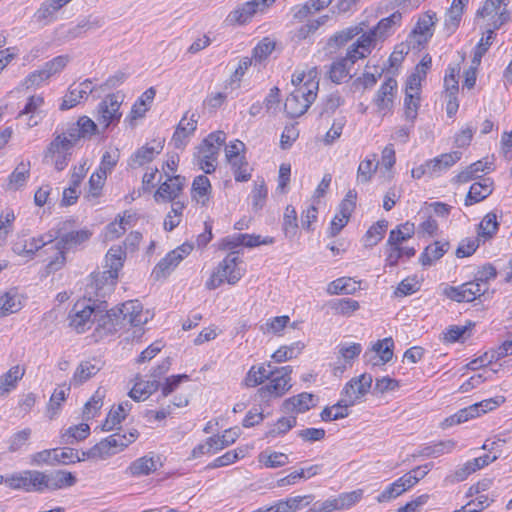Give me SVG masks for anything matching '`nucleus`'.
Returning <instances> with one entry per match:
<instances>
[{
  "mask_svg": "<svg viewBox=\"0 0 512 512\" xmlns=\"http://www.w3.org/2000/svg\"><path fill=\"white\" fill-rule=\"evenodd\" d=\"M476 19L488 28L499 29L510 20L506 0H485L476 11Z\"/></svg>",
  "mask_w": 512,
  "mask_h": 512,
  "instance_id": "14",
  "label": "nucleus"
},
{
  "mask_svg": "<svg viewBox=\"0 0 512 512\" xmlns=\"http://www.w3.org/2000/svg\"><path fill=\"white\" fill-rule=\"evenodd\" d=\"M108 175L95 169L88 180V187L85 198L87 200H96L102 196Z\"/></svg>",
  "mask_w": 512,
  "mask_h": 512,
  "instance_id": "56",
  "label": "nucleus"
},
{
  "mask_svg": "<svg viewBox=\"0 0 512 512\" xmlns=\"http://www.w3.org/2000/svg\"><path fill=\"white\" fill-rule=\"evenodd\" d=\"M158 465H161L159 456L145 455L133 461L128 467V472L132 476L149 475L157 470Z\"/></svg>",
  "mask_w": 512,
  "mask_h": 512,
  "instance_id": "42",
  "label": "nucleus"
},
{
  "mask_svg": "<svg viewBox=\"0 0 512 512\" xmlns=\"http://www.w3.org/2000/svg\"><path fill=\"white\" fill-rule=\"evenodd\" d=\"M137 221L136 214L125 211L122 215H118L104 229L103 239L106 242L114 241L125 234L127 228H131Z\"/></svg>",
  "mask_w": 512,
  "mask_h": 512,
  "instance_id": "30",
  "label": "nucleus"
},
{
  "mask_svg": "<svg viewBox=\"0 0 512 512\" xmlns=\"http://www.w3.org/2000/svg\"><path fill=\"white\" fill-rule=\"evenodd\" d=\"M44 97L41 94H34L28 97L24 107L19 111L17 117L29 116L28 125L33 127L38 124L35 119L44 105Z\"/></svg>",
  "mask_w": 512,
  "mask_h": 512,
  "instance_id": "50",
  "label": "nucleus"
},
{
  "mask_svg": "<svg viewBox=\"0 0 512 512\" xmlns=\"http://www.w3.org/2000/svg\"><path fill=\"white\" fill-rule=\"evenodd\" d=\"M186 184V178L182 175H168L166 179L159 184L154 192L153 198L156 203H174L183 193Z\"/></svg>",
  "mask_w": 512,
  "mask_h": 512,
  "instance_id": "22",
  "label": "nucleus"
},
{
  "mask_svg": "<svg viewBox=\"0 0 512 512\" xmlns=\"http://www.w3.org/2000/svg\"><path fill=\"white\" fill-rule=\"evenodd\" d=\"M403 15L400 11H394L389 16L381 18L374 26L368 27V22L361 21L332 34L327 44L330 48L341 49L355 37V40L364 48L369 55L381 47L402 25Z\"/></svg>",
  "mask_w": 512,
  "mask_h": 512,
  "instance_id": "1",
  "label": "nucleus"
},
{
  "mask_svg": "<svg viewBox=\"0 0 512 512\" xmlns=\"http://www.w3.org/2000/svg\"><path fill=\"white\" fill-rule=\"evenodd\" d=\"M370 55L354 40L346 49L345 56L335 59L328 71L332 82L340 84L351 77V70L358 61L365 60Z\"/></svg>",
  "mask_w": 512,
  "mask_h": 512,
  "instance_id": "8",
  "label": "nucleus"
},
{
  "mask_svg": "<svg viewBox=\"0 0 512 512\" xmlns=\"http://www.w3.org/2000/svg\"><path fill=\"white\" fill-rule=\"evenodd\" d=\"M360 284V281L351 277H340L328 284L327 292L330 295L354 294L360 289Z\"/></svg>",
  "mask_w": 512,
  "mask_h": 512,
  "instance_id": "51",
  "label": "nucleus"
},
{
  "mask_svg": "<svg viewBox=\"0 0 512 512\" xmlns=\"http://www.w3.org/2000/svg\"><path fill=\"white\" fill-rule=\"evenodd\" d=\"M75 454L70 447L45 449L31 455V464L36 466L68 465L72 464Z\"/></svg>",
  "mask_w": 512,
  "mask_h": 512,
  "instance_id": "21",
  "label": "nucleus"
},
{
  "mask_svg": "<svg viewBox=\"0 0 512 512\" xmlns=\"http://www.w3.org/2000/svg\"><path fill=\"white\" fill-rule=\"evenodd\" d=\"M94 89L95 86L91 79H85L79 83L71 84L67 93L63 97L60 109L69 110L74 108L81 102L85 101Z\"/></svg>",
  "mask_w": 512,
  "mask_h": 512,
  "instance_id": "24",
  "label": "nucleus"
},
{
  "mask_svg": "<svg viewBox=\"0 0 512 512\" xmlns=\"http://www.w3.org/2000/svg\"><path fill=\"white\" fill-rule=\"evenodd\" d=\"M334 0H308L292 7L293 19L301 21L312 13L327 8Z\"/></svg>",
  "mask_w": 512,
  "mask_h": 512,
  "instance_id": "49",
  "label": "nucleus"
},
{
  "mask_svg": "<svg viewBox=\"0 0 512 512\" xmlns=\"http://www.w3.org/2000/svg\"><path fill=\"white\" fill-rule=\"evenodd\" d=\"M120 313L123 316V320H126L132 326L138 327L134 333L138 336L143 335L142 325H144L148 318L143 312V306L138 300H129L122 304Z\"/></svg>",
  "mask_w": 512,
  "mask_h": 512,
  "instance_id": "32",
  "label": "nucleus"
},
{
  "mask_svg": "<svg viewBox=\"0 0 512 512\" xmlns=\"http://www.w3.org/2000/svg\"><path fill=\"white\" fill-rule=\"evenodd\" d=\"M25 374V368L20 365L11 367L0 376V397L8 395L17 387V383Z\"/></svg>",
  "mask_w": 512,
  "mask_h": 512,
  "instance_id": "46",
  "label": "nucleus"
},
{
  "mask_svg": "<svg viewBox=\"0 0 512 512\" xmlns=\"http://www.w3.org/2000/svg\"><path fill=\"white\" fill-rule=\"evenodd\" d=\"M124 95L117 91L107 94L96 107V119L103 129L117 126L122 118Z\"/></svg>",
  "mask_w": 512,
  "mask_h": 512,
  "instance_id": "11",
  "label": "nucleus"
},
{
  "mask_svg": "<svg viewBox=\"0 0 512 512\" xmlns=\"http://www.w3.org/2000/svg\"><path fill=\"white\" fill-rule=\"evenodd\" d=\"M373 377L371 374L363 373L348 381L342 392L341 399L337 402L338 407H351L359 402L371 390Z\"/></svg>",
  "mask_w": 512,
  "mask_h": 512,
  "instance_id": "15",
  "label": "nucleus"
},
{
  "mask_svg": "<svg viewBox=\"0 0 512 512\" xmlns=\"http://www.w3.org/2000/svg\"><path fill=\"white\" fill-rule=\"evenodd\" d=\"M76 224L74 218H68L62 223L64 232L58 236L56 249H63L67 253L83 249L93 236V231L88 227L73 229Z\"/></svg>",
  "mask_w": 512,
  "mask_h": 512,
  "instance_id": "9",
  "label": "nucleus"
},
{
  "mask_svg": "<svg viewBox=\"0 0 512 512\" xmlns=\"http://www.w3.org/2000/svg\"><path fill=\"white\" fill-rule=\"evenodd\" d=\"M198 116L187 111L183 114L172 135L171 141L178 149H183L197 129Z\"/></svg>",
  "mask_w": 512,
  "mask_h": 512,
  "instance_id": "23",
  "label": "nucleus"
},
{
  "mask_svg": "<svg viewBox=\"0 0 512 512\" xmlns=\"http://www.w3.org/2000/svg\"><path fill=\"white\" fill-rule=\"evenodd\" d=\"M275 373H278V369L273 368L270 364L267 366H252L245 377L244 383L247 387H255L263 383L265 379H269L270 376H273Z\"/></svg>",
  "mask_w": 512,
  "mask_h": 512,
  "instance_id": "55",
  "label": "nucleus"
},
{
  "mask_svg": "<svg viewBox=\"0 0 512 512\" xmlns=\"http://www.w3.org/2000/svg\"><path fill=\"white\" fill-rule=\"evenodd\" d=\"M191 201L201 208H206L212 203L213 188L209 178L205 174L194 177L190 188Z\"/></svg>",
  "mask_w": 512,
  "mask_h": 512,
  "instance_id": "28",
  "label": "nucleus"
},
{
  "mask_svg": "<svg viewBox=\"0 0 512 512\" xmlns=\"http://www.w3.org/2000/svg\"><path fill=\"white\" fill-rule=\"evenodd\" d=\"M316 405L315 396L308 392H302L292 396L283 402L284 411L287 413H305Z\"/></svg>",
  "mask_w": 512,
  "mask_h": 512,
  "instance_id": "40",
  "label": "nucleus"
},
{
  "mask_svg": "<svg viewBox=\"0 0 512 512\" xmlns=\"http://www.w3.org/2000/svg\"><path fill=\"white\" fill-rule=\"evenodd\" d=\"M226 139L224 131L216 130L210 132L196 147L193 160L205 174H213L216 171L220 148Z\"/></svg>",
  "mask_w": 512,
  "mask_h": 512,
  "instance_id": "5",
  "label": "nucleus"
},
{
  "mask_svg": "<svg viewBox=\"0 0 512 512\" xmlns=\"http://www.w3.org/2000/svg\"><path fill=\"white\" fill-rule=\"evenodd\" d=\"M246 268L237 252L228 253L211 271L205 281L207 290H215L223 284L236 285L245 275Z\"/></svg>",
  "mask_w": 512,
  "mask_h": 512,
  "instance_id": "4",
  "label": "nucleus"
},
{
  "mask_svg": "<svg viewBox=\"0 0 512 512\" xmlns=\"http://www.w3.org/2000/svg\"><path fill=\"white\" fill-rule=\"evenodd\" d=\"M5 483L12 489H22L26 492L43 491V472L38 470H25L14 473L5 479Z\"/></svg>",
  "mask_w": 512,
  "mask_h": 512,
  "instance_id": "20",
  "label": "nucleus"
},
{
  "mask_svg": "<svg viewBox=\"0 0 512 512\" xmlns=\"http://www.w3.org/2000/svg\"><path fill=\"white\" fill-rule=\"evenodd\" d=\"M486 289L487 287H483L480 282L472 280L458 286L446 285L443 288V295L458 303L472 302L480 298Z\"/></svg>",
  "mask_w": 512,
  "mask_h": 512,
  "instance_id": "19",
  "label": "nucleus"
},
{
  "mask_svg": "<svg viewBox=\"0 0 512 512\" xmlns=\"http://www.w3.org/2000/svg\"><path fill=\"white\" fill-rule=\"evenodd\" d=\"M246 153L247 147L245 143L239 139L231 140L224 149L225 160L228 164L246 159Z\"/></svg>",
  "mask_w": 512,
  "mask_h": 512,
  "instance_id": "64",
  "label": "nucleus"
},
{
  "mask_svg": "<svg viewBox=\"0 0 512 512\" xmlns=\"http://www.w3.org/2000/svg\"><path fill=\"white\" fill-rule=\"evenodd\" d=\"M416 255L414 247H385V267H395L402 258L410 259Z\"/></svg>",
  "mask_w": 512,
  "mask_h": 512,
  "instance_id": "57",
  "label": "nucleus"
},
{
  "mask_svg": "<svg viewBox=\"0 0 512 512\" xmlns=\"http://www.w3.org/2000/svg\"><path fill=\"white\" fill-rule=\"evenodd\" d=\"M22 307V299L16 289H11L0 295V317L17 313Z\"/></svg>",
  "mask_w": 512,
  "mask_h": 512,
  "instance_id": "48",
  "label": "nucleus"
},
{
  "mask_svg": "<svg viewBox=\"0 0 512 512\" xmlns=\"http://www.w3.org/2000/svg\"><path fill=\"white\" fill-rule=\"evenodd\" d=\"M132 404L129 401L120 403L116 410L110 411L106 420L102 425L103 431H111L116 425L120 424L125 418L127 413L131 410Z\"/></svg>",
  "mask_w": 512,
  "mask_h": 512,
  "instance_id": "58",
  "label": "nucleus"
},
{
  "mask_svg": "<svg viewBox=\"0 0 512 512\" xmlns=\"http://www.w3.org/2000/svg\"><path fill=\"white\" fill-rule=\"evenodd\" d=\"M75 145L76 143L70 140L64 131H56L43 151V162L57 172L64 171L72 159Z\"/></svg>",
  "mask_w": 512,
  "mask_h": 512,
  "instance_id": "6",
  "label": "nucleus"
},
{
  "mask_svg": "<svg viewBox=\"0 0 512 512\" xmlns=\"http://www.w3.org/2000/svg\"><path fill=\"white\" fill-rule=\"evenodd\" d=\"M414 25L408 34V42L413 49L422 50L434 36L439 18L436 11L427 9L418 13Z\"/></svg>",
  "mask_w": 512,
  "mask_h": 512,
  "instance_id": "7",
  "label": "nucleus"
},
{
  "mask_svg": "<svg viewBox=\"0 0 512 512\" xmlns=\"http://www.w3.org/2000/svg\"><path fill=\"white\" fill-rule=\"evenodd\" d=\"M500 228L499 216L494 211L487 212L476 226V236L482 244L493 240Z\"/></svg>",
  "mask_w": 512,
  "mask_h": 512,
  "instance_id": "34",
  "label": "nucleus"
},
{
  "mask_svg": "<svg viewBox=\"0 0 512 512\" xmlns=\"http://www.w3.org/2000/svg\"><path fill=\"white\" fill-rule=\"evenodd\" d=\"M127 258L126 243L111 246L104 257V271L90 275L87 291L96 298L114 290Z\"/></svg>",
  "mask_w": 512,
  "mask_h": 512,
  "instance_id": "2",
  "label": "nucleus"
},
{
  "mask_svg": "<svg viewBox=\"0 0 512 512\" xmlns=\"http://www.w3.org/2000/svg\"><path fill=\"white\" fill-rule=\"evenodd\" d=\"M31 161L29 159L20 160L11 173L7 176L3 189L5 192H17L24 189L31 176Z\"/></svg>",
  "mask_w": 512,
  "mask_h": 512,
  "instance_id": "26",
  "label": "nucleus"
},
{
  "mask_svg": "<svg viewBox=\"0 0 512 512\" xmlns=\"http://www.w3.org/2000/svg\"><path fill=\"white\" fill-rule=\"evenodd\" d=\"M423 281L424 279L422 276H418L416 274L409 275L398 283L393 294L397 298H403L415 294L421 289Z\"/></svg>",
  "mask_w": 512,
  "mask_h": 512,
  "instance_id": "52",
  "label": "nucleus"
},
{
  "mask_svg": "<svg viewBox=\"0 0 512 512\" xmlns=\"http://www.w3.org/2000/svg\"><path fill=\"white\" fill-rule=\"evenodd\" d=\"M477 416V406L476 405H470L468 407H465L463 409H460L455 414L445 418L442 423L441 427L443 429L452 427L454 425H458L461 423H464L470 419H473Z\"/></svg>",
  "mask_w": 512,
  "mask_h": 512,
  "instance_id": "62",
  "label": "nucleus"
},
{
  "mask_svg": "<svg viewBox=\"0 0 512 512\" xmlns=\"http://www.w3.org/2000/svg\"><path fill=\"white\" fill-rule=\"evenodd\" d=\"M494 170V161L492 157L486 156L479 159L464 169L459 171L453 178L456 184H465L472 180L481 179L482 174H487Z\"/></svg>",
  "mask_w": 512,
  "mask_h": 512,
  "instance_id": "25",
  "label": "nucleus"
},
{
  "mask_svg": "<svg viewBox=\"0 0 512 512\" xmlns=\"http://www.w3.org/2000/svg\"><path fill=\"white\" fill-rule=\"evenodd\" d=\"M69 58L66 55H59L46 62L41 69L35 70L28 74L23 85L26 88L38 87L49 78L59 74L68 64Z\"/></svg>",
  "mask_w": 512,
  "mask_h": 512,
  "instance_id": "17",
  "label": "nucleus"
},
{
  "mask_svg": "<svg viewBox=\"0 0 512 512\" xmlns=\"http://www.w3.org/2000/svg\"><path fill=\"white\" fill-rule=\"evenodd\" d=\"M388 229V221L386 219H380L373 223L365 232L362 237L364 247L372 248L379 244Z\"/></svg>",
  "mask_w": 512,
  "mask_h": 512,
  "instance_id": "47",
  "label": "nucleus"
},
{
  "mask_svg": "<svg viewBox=\"0 0 512 512\" xmlns=\"http://www.w3.org/2000/svg\"><path fill=\"white\" fill-rule=\"evenodd\" d=\"M476 324L473 321H466L464 325H451L443 331L441 340L445 343L464 341L471 336Z\"/></svg>",
  "mask_w": 512,
  "mask_h": 512,
  "instance_id": "44",
  "label": "nucleus"
},
{
  "mask_svg": "<svg viewBox=\"0 0 512 512\" xmlns=\"http://www.w3.org/2000/svg\"><path fill=\"white\" fill-rule=\"evenodd\" d=\"M415 231V224L411 221H406L391 229L388 239H390L391 243L406 242L414 237Z\"/></svg>",
  "mask_w": 512,
  "mask_h": 512,
  "instance_id": "61",
  "label": "nucleus"
},
{
  "mask_svg": "<svg viewBox=\"0 0 512 512\" xmlns=\"http://www.w3.org/2000/svg\"><path fill=\"white\" fill-rule=\"evenodd\" d=\"M155 96L156 89L154 87L146 89L132 104L129 118L134 121L145 117L153 104Z\"/></svg>",
  "mask_w": 512,
  "mask_h": 512,
  "instance_id": "41",
  "label": "nucleus"
},
{
  "mask_svg": "<svg viewBox=\"0 0 512 512\" xmlns=\"http://www.w3.org/2000/svg\"><path fill=\"white\" fill-rule=\"evenodd\" d=\"M137 381L129 392V397L134 401L146 400L150 395L159 389L160 383L158 380L142 381L140 376L136 377Z\"/></svg>",
  "mask_w": 512,
  "mask_h": 512,
  "instance_id": "54",
  "label": "nucleus"
},
{
  "mask_svg": "<svg viewBox=\"0 0 512 512\" xmlns=\"http://www.w3.org/2000/svg\"><path fill=\"white\" fill-rule=\"evenodd\" d=\"M95 307V300L91 297L78 299L69 313V326L77 333H83L90 329L93 324L92 316Z\"/></svg>",
  "mask_w": 512,
  "mask_h": 512,
  "instance_id": "16",
  "label": "nucleus"
},
{
  "mask_svg": "<svg viewBox=\"0 0 512 512\" xmlns=\"http://www.w3.org/2000/svg\"><path fill=\"white\" fill-rule=\"evenodd\" d=\"M398 100V82L393 77L385 79L372 99L374 113L381 119L394 113Z\"/></svg>",
  "mask_w": 512,
  "mask_h": 512,
  "instance_id": "10",
  "label": "nucleus"
},
{
  "mask_svg": "<svg viewBox=\"0 0 512 512\" xmlns=\"http://www.w3.org/2000/svg\"><path fill=\"white\" fill-rule=\"evenodd\" d=\"M184 209L185 203L183 201L172 203L171 209L168 211L163 221V228L165 231L170 232L180 225Z\"/></svg>",
  "mask_w": 512,
  "mask_h": 512,
  "instance_id": "60",
  "label": "nucleus"
},
{
  "mask_svg": "<svg viewBox=\"0 0 512 512\" xmlns=\"http://www.w3.org/2000/svg\"><path fill=\"white\" fill-rule=\"evenodd\" d=\"M494 189L495 183L490 177L473 182L465 196L464 205L469 207L484 201L493 193Z\"/></svg>",
  "mask_w": 512,
  "mask_h": 512,
  "instance_id": "31",
  "label": "nucleus"
},
{
  "mask_svg": "<svg viewBox=\"0 0 512 512\" xmlns=\"http://www.w3.org/2000/svg\"><path fill=\"white\" fill-rule=\"evenodd\" d=\"M449 243L447 241H434L425 247L419 257L423 266H430L441 259L448 251Z\"/></svg>",
  "mask_w": 512,
  "mask_h": 512,
  "instance_id": "45",
  "label": "nucleus"
},
{
  "mask_svg": "<svg viewBox=\"0 0 512 512\" xmlns=\"http://www.w3.org/2000/svg\"><path fill=\"white\" fill-rule=\"evenodd\" d=\"M50 242H52V236L47 239L44 235L22 238L14 243L13 251L19 256L32 258L38 250Z\"/></svg>",
  "mask_w": 512,
  "mask_h": 512,
  "instance_id": "35",
  "label": "nucleus"
},
{
  "mask_svg": "<svg viewBox=\"0 0 512 512\" xmlns=\"http://www.w3.org/2000/svg\"><path fill=\"white\" fill-rule=\"evenodd\" d=\"M432 68V57L426 53L415 65L404 83L403 116L414 123L418 117L422 101V86Z\"/></svg>",
  "mask_w": 512,
  "mask_h": 512,
  "instance_id": "3",
  "label": "nucleus"
},
{
  "mask_svg": "<svg viewBox=\"0 0 512 512\" xmlns=\"http://www.w3.org/2000/svg\"><path fill=\"white\" fill-rule=\"evenodd\" d=\"M194 250V244L185 241L165 254L154 266L151 276L155 281L166 279Z\"/></svg>",
  "mask_w": 512,
  "mask_h": 512,
  "instance_id": "12",
  "label": "nucleus"
},
{
  "mask_svg": "<svg viewBox=\"0 0 512 512\" xmlns=\"http://www.w3.org/2000/svg\"><path fill=\"white\" fill-rule=\"evenodd\" d=\"M257 14H261V10L253 0H250L237 6L233 11H231L227 20L231 24L245 25L250 23L253 17Z\"/></svg>",
  "mask_w": 512,
  "mask_h": 512,
  "instance_id": "38",
  "label": "nucleus"
},
{
  "mask_svg": "<svg viewBox=\"0 0 512 512\" xmlns=\"http://www.w3.org/2000/svg\"><path fill=\"white\" fill-rule=\"evenodd\" d=\"M293 90L313 101L316 100L319 90V74L314 66L296 68L291 75Z\"/></svg>",
  "mask_w": 512,
  "mask_h": 512,
  "instance_id": "13",
  "label": "nucleus"
},
{
  "mask_svg": "<svg viewBox=\"0 0 512 512\" xmlns=\"http://www.w3.org/2000/svg\"><path fill=\"white\" fill-rule=\"evenodd\" d=\"M76 482V476L66 470H55L50 473L43 472V491H56L72 487Z\"/></svg>",
  "mask_w": 512,
  "mask_h": 512,
  "instance_id": "33",
  "label": "nucleus"
},
{
  "mask_svg": "<svg viewBox=\"0 0 512 512\" xmlns=\"http://www.w3.org/2000/svg\"><path fill=\"white\" fill-rule=\"evenodd\" d=\"M465 59L464 54L459 62L450 63L443 78L442 95H458L459 93V75L462 69V63Z\"/></svg>",
  "mask_w": 512,
  "mask_h": 512,
  "instance_id": "39",
  "label": "nucleus"
},
{
  "mask_svg": "<svg viewBox=\"0 0 512 512\" xmlns=\"http://www.w3.org/2000/svg\"><path fill=\"white\" fill-rule=\"evenodd\" d=\"M375 157L376 154H372L371 157H366L359 163L356 173L357 183L366 184L372 180L378 168V163H374Z\"/></svg>",
  "mask_w": 512,
  "mask_h": 512,
  "instance_id": "59",
  "label": "nucleus"
},
{
  "mask_svg": "<svg viewBox=\"0 0 512 512\" xmlns=\"http://www.w3.org/2000/svg\"><path fill=\"white\" fill-rule=\"evenodd\" d=\"M165 138L154 137L145 142L143 146L132 155V163L136 166H143L153 161L164 149Z\"/></svg>",
  "mask_w": 512,
  "mask_h": 512,
  "instance_id": "29",
  "label": "nucleus"
},
{
  "mask_svg": "<svg viewBox=\"0 0 512 512\" xmlns=\"http://www.w3.org/2000/svg\"><path fill=\"white\" fill-rule=\"evenodd\" d=\"M104 366V361L99 357H93L91 360L83 361L74 373V380L83 383L96 375Z\"/></svg>",
  "mask_w": 512,
  "mask_h": 512,
  "instance_id": "53",
  "label": "nucleus"
},
{
  "mask_svg": "<svg viewBox=\"0 0 512 512\" xmlns=\"http://www.w3.org/2000/svg\"><path fill=\"white\" fill-rule=\"evenodd\" d=\"M288 367H282L278 373L270 376V382L258 389L261 400H269L282 396L290 388V377L287 373Z\"/></svg>",
  "mask_w": 512,
  "mask_h": 512,
  "instance_id": "27",
  "label": "nucleus"
},
{
  "mask_svg": "<svg viewBox=\"0 0 512 512\" xmlns=\"http://www.w3.org/2000/svg\"><path fill=\"white\" fill-rule=\"evenodd\" d=\"M313 102L305 96L301 97L296 90H292L285 99L284 111L288 117L297 118L305 114Z\"/></svg>",
  "mask_w": 512,
  "mask_h": 512,
  "instance_id": "37",
  "label": "nucleus"
},
{
  "mask_svg": "<svg viewBox=\"0 0 512 512\" xmlns=\"http://www.w3.org/2000/svg\"><path fill=\"white\" fill-rule=\"evenodd\" d=\"M75 126L76 127L69 128L64 132L70 137V140L74 141L76 144L81 139H90L98 134L97 123L86 115L80 116Z\"/></svg>",
  "mask_w": 512,
  "mask_h": 512,
  "instance_id": "36",
  "label": "nucleus"
},
{
  "mask_svg": "<svg viewBox=\"0 0 512 512\" xmlns=\"http://www.w3.org/2000/svg\"><path fill=\"white\" fill-rule=\"evenodd\" d=\"M467 6V3L452 0L445 12L444 27L447 31L453 33L459 28Z\"/></svg>",
  "mask_w": 512,
  "mask_h": 512,
  "instance_id": "43",
  "label": "nucleus"
},
{
  "mask_svg": "<svg viewBox=\"0 0 512 512\" xmlns=\"http://www.w3.org/2000/svg\"><path fill=\"white\" fill-rule=\"evenodd\" d=\"M139 436V432L136 429H131L128 433H114L110 436L102 439L97 443V447L100 453V459H106L111 457L128 447L133 443Z\"/></svg>",
  "mask_w": 512,
  "mask_h": 512,
  "instance_id": "18",
  "label": "nucleus"
},
{
  "mask_svg": "<svg viewBox=\"0 0 512 512\" xmlns=\"http://www.w3.org/2000/svg\"><path fill=\"white\" fill-rule=\"evenodd\" d=\"M268 198V187L265 181L262 179L260 181L254 182L253 188L251 190L250 199H251V207L254 211L261 210Z\"/></svg>",
  "mask_w": 512,
  "mask_h": 512,
  "instance_id": "63",
  "label": "nucleus"
}]
</instances>
